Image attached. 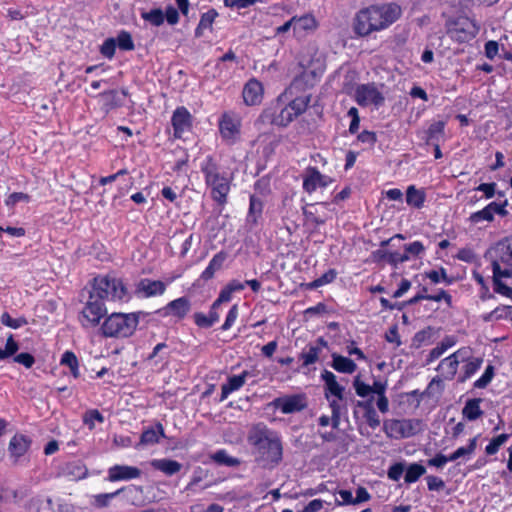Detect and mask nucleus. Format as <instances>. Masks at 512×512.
Segmentation results:
<instances>
[{"label":"nucleus","mask_w":512,"mask_h":512,"mask_svg":"<svg viewBox=\"0 0 512 512\" xmlns=\"http://www.w3.org/2000/svg\"><path fill=\"white\" fill-rule=\"evenodd\" d=\"M401 15V6L394 2L370 5L356 13L353 30L358 36L365 37L373 32L387 29Z\"/></svg>","instance_id":"nucleus-1"},{"label":"nucleus","mask_w":512,"mask_h":512,"mask_svg":"<svg viewBox=\"0 0 512 512\" xmlns=\"http://www.w3.org/2000/svg\"><path fill=\"white\" fill-rule=\"evenodd\" d=\"M248 443L253 447L256 459L264 466L274 467L283 458V446L278 432L264 423L254 424L248 432Z\"/></svg>","instance_id":"nucleus-2"},{"label":"nucleus","mask_w":512,"mask_h":512,"mask_svg":"<svg viewBox=\"0 0 512 512\" xmlns=\"http://www.w3.org/2000/svg\"><path fill=\"white\" fill-rule=\"evenodd\" d=\"M283 96V94L280 95L275 103L261 112L255 122L258 128L264 125L287 127L295 118L306 111L310 96L296 97L286 105L282 103Z\"/></svg>","instance_id":"nucleus-3"},{"label":"nucleus","mask_w":512,"mask_h":512,"mask_svg":"<svg viewBox=\"0 0 512 512\" xmlns=\"http://www.w3.org/2000/svg\"><path fill=\"white\" fill-rule=\"evenodd\" d=\"M200 169L204 175L205 184L210 189L211 198L220 206L225 205L231 187L226 173L221 172L219 164L211 155L204 159Z\"/></svg>","instance_id":"nucleus-4"},{"label":"nucleus","mask_w":512,"mask_h":512,"mask_svg":"<svg viewBox=\"0 0 512 512\" xmlns=\"http://www.w3.org/2000/svg\"><path fill=\"white\" fill-rule=\"evenodd\" d=\"M447 36L458 44L472 41L480 31V25L475 19L459 14L449 16L445 21Z\"/></svg>","instance_id":"nucleus-5"},{"label":"nucleus","mask_w":512,"mask_h":512,"mask_svg":"<svg viewBox=\"0 0 512 512\" xmlns=\"http://www.w3.org/2000/svg\"><path fill=\"white\" fill-rule=\"evenodd\" d=\"M139 324V313H112L101 326L105 337L125 338L131 336Z\"/></svg>","instance_id":"nucleus-6"},{"label":"nucleus","mask_w":512,"mask_h":512,"mask_svg":"<svg viewBox=\"0 0 512 512\" xmlns=\"http://www.w3.org/2000/svg\"><path fill=\"white\" fill-rule=\"evenodd\" d=\"M89 293L100 299L105 300H122L127 294V288L122 280L112 275H98L93 278Z\"/></svg>","instance_id":"nucleus-7"},{"label":"nucleus","mask_w":512,"mask_h":512,"mask_svg":"<svg viewBox=\"0 0 512 512\" xmlns=\"http://www.w3.org/2000/svg\"><path fill=\"white\" fill-rule=\"evenodd\" d=\"M423 430L424 423L421 419H387L383 422V431L391 439L411 438Z\"/></svg>","instance_id":"nucleus-8"},{"label":"nucleus","mask_w":512,"mask_h":512,"mask_svg":"<svg viewBox=\"0 0 512 512\" xmlns=\"http://www.w3.org/2000/svg\"><path fill=\"white\" fill-rule=\"evenodd\" d=\"M492 269L496 267L512 271V235L505 236L491 246L485 254Z\"/></svg>","instance_id":"nucleus-9"},{"label":"nucleus","mask_w":512,"mask_h":512,"mask_svg":"<svg viewBox=\"0 0 512 512\" xmlns=\"http://www.w3.org/2000/svg\"><path fill=\"white\" fill-rule=\"evenodd\" d=\"M106 313L107 308L105 303L89 293V298L79 316V322L84 328L95 327L100 323V320Z\"/></svg>","instance_id":"nucleus-10"},{"label":"nucleus","mask_w":512,"mask_h":512,"mask_svg":"<svg viewBox=\"0 0 512 512\" xmlns=\"http://www.w3.org/2000/svg\"><path fill=\"white\" fill-rule=\"evenodd\" d=\"M219 132L226 145L236 144L241 136V118L234 112H224L219 119Z\"/></svg>","instance_id":"nucleus-11"},{"label":"nucleus","mask_w":512,"mask_h":512,"mask_svg":"<svg viewBox=\"0 0 512 512\" xmlns=\"http://www.w3.org/2000/svg\"><path fill=\"white\" fill-rule=\"evenodd\" d=\"M355 101L361 107L370 105L376 108L381 107L385 102V97L376 87L375 83L360 84L355 89Z\"/></svg>","instance_id":"nucleus-12"},{"label":"nucleus","mask_w":512,"mask_h":512,"mask_svg":"<svg viewBox=\"0 0 512 512\" xmlns=\"http://www.w3.org/2000/svg\"><path fill=\"white\" fill-rule=\"evenodd\" d=\"M140 15L145 22L154 27L161 26L165 20L169 25H176L180 18L178 10L172 5L167 6L165 12L160 8H154L150 11L143 10Z\"/></svg>","instance_id":"nucleus-13"},{"label":"nucleus","mask_w":512,"mask_h":512,"mask_svg":"<svg viewBox=\"0 0 512 512\" xmlns=\"http://www.w3.org/2000/svg\"><path fill=\"white\" fill-rule=\"evenodd\" d=\"M471 353L469 347H462L450 354L448 357L442 359L437 367V371L440 372L441 376L446 380H452L456 373L460 363V356Z\"/></svg>","instance_id":"nucleus-14"},{"label":"nucleus","mask_w":512,"mask_h":512,"mask_svg":"<svg viewBox=\"0 0 512 512\" xmlns=\"http://www.w3.org/2000/svg\"><path fill=\"white\" fill-rule=\"evenodd\" d=\"M272 404L283 414L300 412L307 406L306 397L300 394L278 397L273 400Z\"/></svg>","instance_id":"nucleus-15"},{"label":"nucleus","mask_w":512,"mask_h":512,"mask_svg":"<svg viewBox=\"0 0 512 512\" xmlns=\"http://www.w3.org/2000/svg\"><path fill=\"white\" fill-rule=\"evenodd\" d=\"M191 311V302L188 297L182 296L170 301L165 307L158 310L163 316H172L177 320L184 319Z\"/></svg>","instance_id":"nucleus-16"},{"label":"nucleus","mask_w":512,"mask_h":512,"mask_svg":"<svg viewBox=\"0 0 512 512\" xmlns=\"http://www.w3.org/2000/svg\"><path fill=\"white\" fill-rule=\"evenodd\" d=\"M319 69L318 63L312 60L303 72L294 79L292 87L303 90L314 87L319 81Z\"/></svg>","instance_id":"nucleus-17"},{"label":"nucleus","mask_w":512,"mask_h":512,"mask_svg":"<svg viewBox=\"0 0 512 512\" xmlns=\"http://www.w3.org/2000/svg\"><path fill=\"white\" fill-rule=\"evenodd\" d=\"M171 123L174 129L175 138H181L185 132L191 129L192 116L184 106H180L173 112Z\"/></svg>","instance_id":"nucleus-18"},{"label":"nucleus","mask_w":512,"mask_h":512,"mask_svg":"<svg viewBox=\"0 0 512 512\" xmlns=\"http://www.w3.org/2000/svg\"><path fill=\"white\" fill-rule=\"evenodd\" d=\"M322 440L325 442V447L323 449L330 457H334L348 451L349 441L346 435L342 433L337 435L322 434Z\"/></svg>","instance_id":"nucleus-19"},{"label":"nucleus","mask_w":512,"mask_h":512,"mask_svg":"<svg viewBox=\"0 0 512 512\" xmlns=\"http://www.w3.org/2000/svg\"><path fill=\"white\" fill-rule=\"evenodd\" d=\"M332 411L331 422L333 427H338L342 417L348 414V395L347 393L338 396L326 398Z\"/></svg>","instance_id":"nucleus-20"},{"label":"nucleus","mask_w":512,"mask_h":512,"mask_svg":"<svg viewBox=\"0 0 512 512\" xmlns=\"http://www.w3.org/2000/svg\"><path fill=\"white\" fill-rule=\"evenodd\" d=\"M264 88L260 81L250 79L243 88L242 96L244 103L248 106L259 105L263 100Z\"/></svg>","instance_id":"nucleus-21"},{"label":"nucleus","mask_w":512,"mask_h":512,"mask_svg":"<svg viewBox=\"0 0 512 512\" xmlns=\"http://www.w3.org/2000/svg\"><path fill=\"white\" fill-rule=\"evenodd\" d=\"M32 444V439L24 434H15L9 442L8 451L14 463H18Z\"/></svg>","instance_id":"nucleus-22"},{"label":"nucleus","mask_w":512,"mask_h":512,"mask_svg":"<svg viewBox=\"0 0 512 512\" xmlns=\"http://www.w3.org/2000/svg\"><path fill=\"white\" fill-rule=\"evenodd\" d=\"M141 476V470L134 466L114 465L108 469L107 480L110 482L127 481Z\"/></svg>","instance_id":"nucleus-23"},{"label":"nucleus","mask_w":512,"mask_h":512,"mask_svg":"<svg viewBox=\"0 0 512 512\" xmlns=\"http://www.w3.org/2000/svg\"><path fill=\"white\" fill-rule=\"evenodd\" d=\"M492 272L494 292L512 299V288L502 281V278H512V271L510 269L496 267L495 269H492Z\"/></svg>","instance_id":"nucleus-24"},{"label":"nucleus","mask_w":512,"mask_h":512,"mask_svg":"<svg viewBox=\"0 0 512 512\" xmlns=\"http://www.w3.org/2000/svg\"><path fill=\"white\" fill-rule=\"evenodd\" d=\"M460 361L463 362L462 374L459 376V382H465L470 379L482 366L483 358L467 355H461Z\"/></svg>","instance_id":"nucleus-25"},{"label":"nucleus","mask_w":512,"mask_h":512,"mask_svg":"<svg viewBox=\"0 0 512 512\" xmlns=\"http://www.w3.org/2000/svg\"><path fill=\"white\" fill-rule=\"evenodd\" d=\"M295 17L294 35L297 38H304L317 29V20L310 14Z\"/></svg>","instance_id":"nucleus-26"},{"label":"nucleus","mask_w":512,"mask_h":512,"mask_svg":"<svg viewBox=\"0 0 512 512\" xmlns=\"http://www.w3.org/2000/svg\"><path fill=\"white\" fill-rule=\"evenodd\" d=\"M248 375V371H243L240 375L230 376L227 380V383L223 384L221 387L219 402H223L232 392L237 391L243 387Z\"/></svg>","instance_id":"nucleus-27"},{"label":"nucleus","mask_w":512,"mask_h":512,"mask_svg":"<svg viewBox=\"0 0 512 512\" xmlns=\"http://www.w3.org/2000/svg\"><path fill=\"white\" fill-rule=\"evenodd\" d=\"M356 406L363 410V418L368 426L376 429L380 425V417L373 405V399L357 401Z\"/></svg>","instance_id":"nucleus-28"},{"label":"nucleus","mask_w":512,"mask_h":512,"mask_svg":"<svg viewBox=\"0 0 512 512\" xmlns=\"http://www.w3.org/2000/svg\"><path fill=\"white\" fill-rule=\"evenodd\" d=\"M445 125L444 121H436L432 123L427 130L424 132V141L426 145H434L441 143L445 136Z\"/></svg>","instance_id":"nucleus-29"},{"label":"nucleus","mask_w":512,"mask_h":512,"mask_svg":"<svg viewBox=\"0 0 512 512\" xmlns=\"http://www.w3.org/2000/svg\"><path fill=\"white\" fill-rule=\"evenodd\" d=\"M322 380L325 382V398L345 394V387L338 383L336 376L328 370L322 372Z\"/></svg>","instance_id":"nucleus-30"},{"label":"nucleus","mask_w":512,"mask_h":512,"mask_svg":"<svg viewBox=\"0 0 512 512\" xmlns=\"http://www.w3.org/2000/svg\"><path fill=\"white\" fill-rule=\"evenodd\" d=\"M164 437L165 433L163 425L161 423H157L155 428L151 427L142 432L140 441L136 447L157 444L159 443L160 438Z\"/></svg>","instance_id":"nucleus-31"},{"label":"nucleus","mask_w":512,"mask_h":512,"mask_svg":"<svg viewBox=\"0 0 512 512\" xmlns=\"http://www.w3.org/2000/svg\"><path fill=\"white\" fill-rule=\"evenodd\" d=\"M62 473L70 480L78 481L87 477L88 469L80 461H72L65 464Z\"/></svg>","instance_id":"nucleus-32"},{"label":"nucleus","mask_w":512,"mask_h":512,"mask_svg":"<svg viewBox=\"0 0 512 512\" xmlns=\"http://www.w3.org/2000/svg\"><path fill=\"white\" fill-rule=\"evenodd\" d=\"M138 290L145 297L162 295L166 290V285L160 280L143 279L140 281Z\"/></svg>","instance_id":"nucleus-33"},{"label":"nucleus","mask_w":512,"mask_h":512,"mask_svg":"<svg viewBox=\"0 0 512 512\" xmlns=\"http://www.w3.org/2000/svg\"><path fill=\"white\" fill-rule=\"evenodd\" d=\"M426 201L424 189H418L415 185H410L406 190V203L415 209H422Z\"/></svg>","instance_id":"nucleus-34"},{"label":"nucleus","mask_w":512,"mask_h":512,"mask_svg":"<svg viewBox=\"0 0 512 512\" xmlns=\"http://www.w3.org/2000/svg\"><path fill=\"white\" fill-rule=\"evenodd\" d=\"M150 464L155 470L161 471L162 473H164L167 476H172V475L178 473L182 468L181 463H179L176 460L167 459V458L154 459L151 461Z\"/></svg>","instance_id":"nucleus-35"},{"label":"nucleus","mask_w":512,"mask_h":512,"mask_svg":"<svg viewBox=\"0 0 512 512\" xmlns=\"http://www.w3.org/2000/svg\"><path fill=\"white\" fill-rule=\"evenodd\" d=\"M227 259V253L224 251H220L213 256L210 260L208 266L201 274V279L204 281L211 280L215 273L220 270Z\"/></svg>","instance_id":"nucleus-36"},{"label":"nucleus","mask_w":512,"mask_h":512,"mask_svg":"<svg viewBox=\"0 0 512 512\" xmlns=\"http://www.w3.org/2000/svg\"><path fill=\"white\" fill-rule=\"evenodd\" d=\"M332 358L333 361L331 366L339 373L352 374L357 369L356 363L348 357L334 353Z\"/></svg>","instance_id":"nucleus-37"},{"label":"nucleus","mask_w":512,"mask_h":512,"mask_svg":"<svg viewBox=\"0 0 512 512\" xmlns=\"http://www.w3.org/2000/svg\"><path fill=\"white\" fill-rule=\"evenodd\" d=\"M482 402L481 398L468 399L462 409V415L468 421H475L483 415V410L480 407Z\"/></svg>","instance_id":"nucleus-38"},{"label":"nucleus","mask_w":512,"mask_h":512,"mask_svg":"<svg viewBox=\"0 0 512 512\" xmlns=\"http://www.w3.org/2000/svg\"><path fill=\"white\" fill-rule=\"evenodd\" d=\"M264 208V202L262 197L257 194L250 196L249 210L247 214V221L252 224H256L258 219L261 217Z\"/></svg>","instance_id":"nucleus-39"},{"label":"nucleus","mask_w":512,"mask_h":512,"mask_svg":"<svg viewBox=\"0 0 512 512\" xmlns=\"http://www.w3.org/2000/svg\"><path fill=\"white\" fill-rule=\"evenodd\" d=\"M210 459L220 466L236 467L240 464V460L230 456L225 449L217 450L210 455Z\"/></svg>","instance_id":"nucleus-40"},{"label":"nucleus","mask_w":512,"mask_h":512,"mask_svg":"<svg viewBox=\"0 0 512 512\" xmlns=\"http://www.w3.org/2000/svg\"><path fill=\"white\" fill-rule=\"evenodd\" d=\"M217 16L218 13L215 9H210L207 12L203 13L198 23V26L195 29V36L201 37L205 29H210Z\"/></svg>","instance_id":"nucleus-41"},{"label":"nucleus","mask_w":512,"mask_h":512,"mask_svg":"<svg viewBox=\"0 0 512 512\" xmlns=\"http://www.w3.org/2000/svg\"><path fill=\"white\" fill-rule=\"evenodd\" d=\"M468 221L471 224H478L480 222H493L494 214L492 211L491 203L487 204L483 209L473 212L468 217Z\"/></svg>","instance_id":"nucleus-42"},{"label":"nucleus","mask_w":512,"mask_h":512,"mask_svg":"<svg viewBox=\"0 0 512 512\" xmlns=\"http://www.w3.org/2000/svg\"><path fill=\"white\" fill-rule=\"evenodd\" d=\"M426 473V468L419 463L410 464L405 472L404 481L407 484L417 482Z\"/></svg>","instance_id":"nucleus-43"},{"label":"nucleus","mask_w":512,"mask_h":512,"mask_svg":"<svg viewBox=\"0 0 512 512\" xmlns=\"http://www.w3.org/2000/svg\"><path fill=\"white\" fill-rule=\"evenodd\" d=\"M60 364L69 367L74 378H78L80 376L78 359L72 351H66L63 353Z\"/></svg>","instance_id":"nucleus-44"},{"label":"nucleus","mask_w":512,"mask_h":512,"mask_svg":"<svg viewBox=\"0 0 512 512\" xmlns=\"http://www.w3.org/2000/svg\"><path fill=\"white\" fill-rule=\"evenodd\" d=\"M316 344V346H310L307 350H303L299 355V360L302 362L303 367H307L317 361L320 339L316 341Z\"/></svg>","instance_id":"nucleus-45"},{"label":"nucleus","mask_w":512,"mask_h":512,"mask_svg":"<svg viewBox=\"0 0 512 512\" xmlns=\"http://www.w3.org/2000/svg\"><path fill=\"white\" fill-rule=\"evenodd\" d=\"M123 490L124 488H121L116 490L115 492L94 495L91 504L92 506L98 509L108 507L110 501L114 499L117 495H119Z\"/></svg>","instance_id":"nucleus-46"},{"label":"nucleus","mask_w":512,"mask_h":512,"mask_svg":"<svg viewBox=\"0 0 512 512\" xmlns=\"http://www.w3.org/2000/svg\"><path fill=\"white\" fill-rule=\"evenodd\" d=\"M477 447V437H473L469 440L467 446H461L457 448L453 453H451V460L456 461L459 458H464L466 456H471Z\"/></svg>","instance_id":"nucleus-47"},{"label":"nucleus","mask_w":512,"mask_h":512,"mask_svg":"<svg viewBox=\"0 0 512 512\" xmlns=\"http://www.w3.org/2000/svg\"><path fill=\"white\" fill-rule=\"evenodd\" d=\"M424 276L428 278L433 284L445 282L447 285L452 284L453 280L447 274L444 267H440L439 270H430L424 273Z\"/></svg>","instance_id":"nucleus-48"},{"label":"nucleus","mask_w":512,"mask_h":512,"mask_svg":"<svg viewBox=\"0 0 512 512\" xmlns=\"http://www.w3.org/2000/svg\"><path fill=\"white\" fill-rule=\"evenodd\" d=\"M116 40V46L123 51H132L135 48L131 34L126 30H121Z\"/></svg>","instance_id":"nucleus-49"},{"label":"nucleus","mask_w":512,"mask_h":512,"mask_svg":"<svg viewBox=\"0 0 512 512\" xmlns=\"http://www.w3.org/2000/svg\"><path fill=\"white\" fill-rule=\"evenodd\" d=\"M495 376V367L492 364L487 365L484 373L473 383V387L477 389L486 388Z\"/></svg>","instance_id":"nucleus-50"},{"label":"nucleus","mask_w":512,"mask_h":512,"mask_svg":"<svg viewBox=\"0 0 512 512\" xmlns=\"http://www.w3.org/2000/svg\"><path fill=\"white\" fill-rule=\"evenodd\" d=\"M510 438V434L502 433L492 438L485 447V453L487 455L496 454L500 447Z\"/></svg>","instance_id":"nucleus-51"},{"label":"nucleus","mask_w":512,"mask_h":512,"mask_svg":"<svg viewBox=\"0 0 512 512\" xmlns=\"http://www.w3.org/2000/svg\"><path fill=\"white\" fill-rule=\"evenodd\" d=\"M512 311V306L509 305H500L496 307L494 310L489 312L487 315L483 317L484 321H493V320H501L508 318V315Z\"/></svg>","instance_id":"nucleus-52"},{"label":"nucleus","mask_w":512,"mask_h":512,"mask_svg":"<svg viewBox=\"0 0 512 512\" xmlns=\"http://www.w3.org/2000/svg\"><path fill=\"white\" fill-rule=\"evenodd\" d=\"M83 423L90 429L95 428V422L103 423L104 416L97 409L87 410L83 415Z\"/></svg>","instance_id":"nucleus-53"},{"label":"nucleus","mask_w":512,"mask_h":512,"mask_svg":"<svg viewBox=\"0 0 512 512\" xmlns=\"http://www.w3.org/2000/svg\"><path fill=\"white\" fill-rule=\"evenodd\" d=\"M309 171L311 174L304 178L303 188L311 193L316 190L317 185L320 183V173L316 168H312Z\"/></svg>","instance_id":"nucleus-54"},{"label":"nucleus","mask_w":512,"mask_h":512,"mask_svg":"<svg viewBox=\"0 0 512 512\" xmlns=\"http://www.w3.org/2000/svg\"><path fill=\"white\" fill-rule=\"evenodd\" d=\"M18 349V343L14 340L13 335L10 334L7 338L5 348H0V360H5L13 356Z\"/></svg>","instance_id":"nucleus-55"},{"label":"nucleus","mask_w":512,"mask_h":512,"mask_svg":"<svg viewBox=\"0 0 512 512\" xmlns=\"http://www.w3.org/2000/svg\"><path fill=\"white\" fill-rule=\"evenodd\" d=\"M0 321L3 325L10 327L12 329H18V328L28 324V321L25 317H19V318L14 319L7 312H4L1 315Z\"/></svg>","instance_id":"nucleus-56"},{"label":"nucleus","mask_w":512,"mask_h":512,"mask_svg":"<svg viewBox=\"0 0 512 512\" xmlns=\"http://www.w3.org/2000/svg\"><path fill=\"white\" fill-rule=\"evenodd\" d=\"M303 213L307 222L318 224V204L317 203H307L303 207Z\"/></svg>","instance_id":"nucleus-57"},{"label":"nucleus","mask_w":512,"mask_h":512,"mask_svg":"<svg viewBox=\"0 0 512 512\" xmlns=\"http://www.w3.org/2000/svg\"><path fill=\"white\" fill-rule=\"evenodd\" d=\"M116 47L115 38H107L100 47V53L104 57L112 59L115 55Z\"/></svg>","instance_id":"nucleus-58"},{"label":"nucleus","mask_w":512,"mask_h":512,"mask_svg":"<svg viewBox=\"0 0 512 512\" xmlns=\"http://www.w3.org/2000/svg\"><path fill=\"white\" fill-rule=\"evenodd\" d=\"M353 386H354L356 394L359 397L365 398L369 394H371V385L363 382L359 376L355 377V379L353 381Z\"/></svg>","instance_id":"nucleus-59"},{"label":"nucleus","mask_w":512,"mask_h":512,"mask_svg":"<svg viewBox=\"0 0 512 512\" xmlns=\"http://www.w3.org/2000/svg\"><path fill=\"white\" fill-rule=\"evenodd\" d=\"M101 96L106 98V105L110 108H116L123 105L122 100L118 97L117 90L105 91L101 94Z\"/></svg>","instance_id":"nucleus-60"},{"label":"nucleus","mask_w":512,"mask_h":512,"mask_svg":"<svg viewBox=\"0 0 512 512\" xmlns=\"http://www.w3.org/2000/svg\"><path fill=\"white\" fill-rule=\"evenodd\" d=\"M405 470V465L402 462H397L391 465L388 469V477L393 481H399Z\"/></svg>","instance_id":"nucleus-61"},{"label":"nucleus","mask_w":512,"mask_h":512,"mask_svg":"<svg viewBox=\"0 0 512 512\" xmlns=\"http://www.w3.org/2000/svg\"><path fill=\"white\" fill-rule=\"evenodd\" d=\"M410 259L409 255L407 253H400L397 251L394 252H388L387 256V262L396 267L400 263H404Z\"/></svg>","instance_id":"nucleus-62"},{"label":"nucleus","mask_w":512,"mask_h":512,"mask_svg":"<svg viewBox=\"0 0 512 512\" xmlns=\"http://www.w3.org/2000/svg\"><path fill=\"white\" fill-rule=\"evenodd\" d=\"M237 317H238V305L234 304L228 311V314L226 316V319H225L223 325L221 326V329L223 331L230 329L233 326V324L235 323Z\"/></svg>","instance_id":"nucleus-63"},{"label":"nucleus","mask_w":512,"mask_h":512,"mask_svg":"<svg viewBox=\"0 0 512 512\" xmlns=\"http://www.w3.org/2000/svg\"><path fill=\"white\" fill-rule=\"evenodd\" d=\"M357 140L361 143L368 144L373 147L377 142V135L374 131L363 130L358 134Z\"/></svg>","instance_id":"nucleus-64"}]
</instances>
